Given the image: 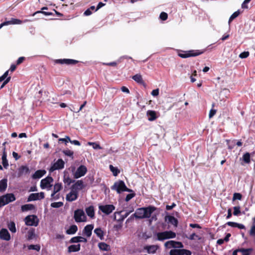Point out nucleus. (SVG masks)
I'll return each mask as SVG.
<instances>
[{
    "mask_svg": "<svg viewBox=\"0 0 255 255\" xmlns=\"http://www.w3.org/2000/svg\"><path fill=\"white\" fill-rule=\"evenodd\" d=\"M205 51V50H191L186 51L179 52L178 55L182 58H186L190 57H195L200 55Z\"/></svg>",
    "mask_w": 255,
    "mask_h": 255,
    "instance_id": "1",
    "label": "nucleus"
},
{
    "mask_svg": "<svg viewBox=\"0 0 255 255\" xmlns=\"http://www.w3.org/2000/svg\"><path fill=\"white\" fill-rule=\"evenodd\" d=\"M112 190H116L118 193H121L124 191L131 192L132 190L128 188L125 182L123 180H119L115 182L114 184L111 187Z\"/></svg>",
    "mask_w": 255,
    "mask_h": 255,
    "instance_id": "2",
    "label": "nucleus"
},
{
    "mask_svg": "<svg viewBox=\"0 0 255 255\" xmlns=\"http://www.w3.org/2000/svg\"><path fill=\"white\" fill-rule=\"evenodd\" d=\"M74 218L77 222H86L87 217L82 209H77L74 211Z\"/></svg>",
    "mask_w": 255,
    "mask_h": 255,
    "instance_id": "3",
    "label": "nucleus"
},
{
    "mask_svg": "<svg viewBox=\"0 0 255 255\" xmlns=\"http://www.w3.org/2000/svg\"><path fill=\"white\" fill-rule=\"evenodd\" d=\"M25 222L28 226H37L38 224V220L36 215H29L25 217Z\"/></svg>",
    "mask_w": 255,
    "mask_h": 255,
    "instance_id": "4",
    "label": "nucleus"
},
{
    "mask_svg": "<svg viewBox=\"0 0 255 255\" xmlns=\"http://www.w3.org/2000/svg\"><path fill=\"white\" fill-rule=\"evenodd\" d=\"M99 210L106 215H110L115 209V207L112 204L99 205Z\"/></svg>",
    "mask_w": 255,
    "mask_h": 255,
    "instance_id": "5",
    "label": "nucleus"
},
{
    "mask_svg": "<svg viewBox=\"0 0 255 255\" xmlns=\"http://www.w3.org/2000/svg\"><path fill=\"white\" fill-rule=\"evenodd\" d=\"M190 251L184 249H172L169 252V255H191Z\"/></svg>",
    "mask_w": 255,
    "mask_h": 255,
    "instance_id": "6",
    "label": "nucleus"
},
{
    "mask_svg": "<svg viewBox=\"0 0 255 255\" xmlns=\"http://www.w3.org/2000/svg\"><path fill=\"white\" fill-rule=\"evenodd\" d=\"M87 172V167L85 165H81L77 168L74 174V177L76 179L80 178L84 176Z\"/></svg>",
    "mask_w": 255,
    "mask_h": 255,
    "instance_id": "7",
    "label": "nucleus"
},
{
    "mask_svg": "<svg viewBox=\"0 0 255 255\" xmlns=\"http://www.w3.org/2000/svg\"><path fill=\"white\" fill-rule=\"evenodd\" d=\"M143 209V217L144 219L149 218L151 217V214L154 212L156 209V207L153 206H149L147 207H142Z\"/></svg>",
    "mask_w": 255,
    "mask_h": 255,
    "instance_id": "8",
    "label": "nucleus"
},
{
    "mask_svg": "<svg viewBox=\"0 0 255 255\" xmlns=\"http://www.w3.org/2000/svg\"><path fill=\"white\" fill-rule=\"evenodd\" d=\"M54 62L56 64L66 65H75L79 63V61L71 59H56Z\"/></svg>",
    "mask_w": 255,
    "mask_h": 255,
    "instance_id": "9",
    "label": "nucleus"
},
{
    "mask_svg": "<svg viewBox=\"0 0 255 255\" xmlns=\"http://www.w3.org/2000/svg\"><path fill=\"white\" fill-rule=\"evenodd\" d=\"M53 181V179L51 176H47L44 179L41 180L40 182V187L43 189L48 187H51L50 184Z\"/></svg>",
    "mask_w": 255,
    "mask_h": 255,
    "instance_id": "10",
    "label": "nucleus"
},
{
    "mask_svg": "<svg viewBox=\"0 0 255 255\" xmlns=\"http://www.w3.org/2000/svg\"><path fill=\"white\" fill-rule=\"evenodd\" d=\"M65 163L62 159H59L50 167L49 171L53 172L56 170L63 169L64 167Z\"/></svg>",
    "mask_w": 255,
    "mask_h": 255,
    "instance_id": "11",
    "label": "nucleus"
},
{
    "mask_svg": "<svg viewBox=\"0 0 255 255\" xmlns=\"http://www.w3.org/2000/svg\"><path fill=\"white\" fill-rule=\"evenodd\" d=\"M44 198V193L41 192L37 193H31L28 197L27 201H35Z\"/></svg>",
    "mask_w": 255,
    "mask_h": 255,
    "instance_id": "12",
    "label": "nucleus"
},
{
    "mask_svg": "<svg viewBox=\"0 0 255 255\" xmlns=\"http://www.w3.org/2000/svg\"><path fill=\"white\" fill-rule=\"evenodd\" d=\"M78 197V192L77 191L71 189L70 193L67 194L66 199L67 201L72 202L76 200Z\"/></svg>",
    "mask_w": 255,
    "mask_h": 255,
    "instance_id": "13",
    "label": "nucleus"
},
{
    "mask_svg": "<svg viewBox=\"0 0 255 255\" xmlns=\"http://www.w3.org/2000/svg\"><path fill=\"white\" fill-rule=\"evenodd\" d=\"M0 239L6 241L10 240V235L7 229L2 228L0 230Z\"/></svg>",
    "mask_w": 255,
    "mask_h": 255,
    "instance_id": "14",
    "label": "nucleus"
},
{
    "mask_svg": "<svg viewBox=\"0 0 255 255\" xmlns=\"http://www.w3.org/2000/svg\"><path fill=\"white\" fill-rule=\"evenodd\" d=\"M22 23V21L18 19L15 18H11L10 20L6 21L4 22H2L0 24V29L4 25H7L8 24H19Z\"/></svg>",
    "mask_w": 255,
    "mask_h": 255,
    "instance_id": "15",
    "label": "nucleus"
},
{
    "mask_svg": "<svg viewBox=\"0 0 255 255\" xmlns=\"http://www.w3.org/2000/svg\"><path fill=\"white\" fill-rule=\"evenodd\" d=\"M85 212L90 218L94 219L95 217L94 207L93 205L86 208Z\"/></svg>",
    "mask_w": 255,
    "mask_h": 255,
    "instance_id": "16",
    "label": "nucleus"
},
{
    "mask_svg": "<svg viewBox=\"0 0 255 255\" xmlns=\"http://www.w3.org/2000/svg\"><path fill=\"white\" fill-rule=\"evenodd\" d=\"M84 187L83 185V182L82 180H80L77 181L73 185L71 186V189L77 191L78 190H82Z\"/></svg>",
    "mask_w": 255,
    "mask_h": 255,
    "instance_id": "17",
    "label": "nucleus"
},
{
    "mask_svg": "<svg viewBox=\"0 0 255 255\" xmlns=\"http://www.w3.org/2000/svg\"><path fill=\"white\" fill-rule=\"evenodd\" d=\"M159 247L157 245H150L146 246L144 247V249L146 250L148 254H154L158 249Z\"/></svg>",
    "mask_w": 255,
    "mask_h": 255,
    "instance_id": "18",
    "label": "nucleus"
},
{
    "mask_svg": "<svg viewBox=\"0 0 255 255\" xmlns=\"http://www.w3.org/2000/svg\"><path fill=\"white\" fill-rule=\"evenodd\" d=\"M94 228V225L92 224L88 225L86 226L83 230V233L87 236V237H90L92 235V231Z\"/></svg>",
    "mask_w": 255,
    "mask_h": 255,
    "instance_id": "19",
    "label": "nucleus"
},
{
    "mask_svg": "<svg viewBox=\"0 0 255 255\" xmlns=\"http://www.w3.org/2000/svg\"><path fill=\"white\" fill-rule=\"evenodd\" d=\"M143 209L142 208H137L135 212L132 214V216H134V217L137 219H144V217H143Z\"/></svg>",
    "mask_w": 255,
    "mask_h": 255,
    "instance_id": "20",
    "label": "nucleus"
},
{
    "mask_svg": "<svg viewBox=\"0 0 255 255\" xmlns=\"http://www.w3.org/2000/svg\"><path fill=\"white\" fill-rule=\"evenodd\" d=\"M29 172L30 170L27 166L22 165L18 168V176L20 177L23 174H27Z\"/></svg>",
    "mask_w": 255,
    "mask_h": 255,
    "instance_id": "21",
    "label": "nucleus"
},
{
    "mask_svg": "<svg viewBox=\"0 0 255 255\" xmlns=\"http://www.w3.org/2000/svg\"><path fill=\"white\" fill-rule=\"evenodd\" d=\"M46 173V171L45 170H38L32 175V178L34 179L40 178L44 175Z\"/></svg>",
    "mask_w": 255,
    "mask_h": 255,
    "instance_id": "22",
    "label": "nucleus"
},
{
    "mask_svg": "<svg viewBox=\"0 0 255 255\" xmlns=\"http://www.w3.org/2000/svg\"><path fill=\"white\" fill-rule=\"evenodd\" d=\"M146 115L149 121H153L157 118L156 113L154 111L148 110L147 111Z\"/></svg>",
    "mask_w": 255,
    "mask_h": 255,
    "instance_id": "23",
    "label": "nucleus"
},
{
    "mask_svg": "<svg viewBox=\"0 0 255 255\" xmlns=\"http://www.w3.org/2000/svg\"><path fill=\"white\" fill-rule=\"evenodd\" d=\"M6 152L5 151V147H4L3 148V154L2 155V164L4 168L7 169L8 166V162L6 159Z\"/></svg>",
    "mask_w": 255,
    "mask_h": 255,
    "instance_id": "24",
    "label": "nucleus"
},
{
    "mask_svg": "<svg viewBox=\"0 0 255 255\" xmlns=\"http://www.w3.org/2000/svg\"><path fill=\"white\" fill-rule=\"evenodd\" d=\"M165 220L167 221L169 223L174 225L175 227L177 226L178 220L174 216H166L165 217Z\"/></svg>",
    "mask_w": 255,
    "mask_h": 255,
    "instance_id": "25",
    "label": "nucleus"
},
{
    "mask_svg": "<svg viewBox=\"0 0 255 255\" xmlns=\"http://www.w3.org/2000/svg\"><path fill=\"white\" fill-rule=\"evenodd\" d=\"M4 197L6 204H8L10 202L15 201L16 199L13 193L6 194L5 195H4Z\"/></svg>",
    "mask_w": 255,
    "mask_h": 255,
    "instance_id": "26",
    "label": "nucleus"
},
{
    "mask_svg": "<svg viewBox=\"0 0 255 255\" xmlns=\"http://www.w3.org/2000/svg\"><path fill=\"white\" fill-rule=\"evenodd\" d=\"M132 79L137 83L145 86V84L142 79V76L140 74H136L133 76L132 77Z\"/></svg>",
    "mask_w": 255,
    "mask_h": 255,
    "instance_id": "27",
    "label": "nucleus"
},
{
    "mask_svg": "<svg viewBox=\"0 0 255 255\" xmlns=\"http://www.w3.org/2000/svg\"><path fill=\"white\" fill-rule=\"evenodd\" d=\"M7 180L6 178L2 179L0 181V192H3L5 191L7 186Z\"/></svg>",
    "mask_w": 255,
    "mask_h": 255,
    "instance_id": "28",
    "label": "nucleus"
},
{
    "mask_svg": "<svg viewBox=\"0 0 255 255\" xmlns=\"http://www.w3.org/2000/svg\"><path fill=\"white\" fill-rule=\"evenodd\" d=\"M80 244L72 245L69 246L68 248V251L69 253L78 252L80 250Z\"/></svg>",
    "mask_w": 255,
    "mask_h": 255,
    "instance_id": "29",
    "label": "nucleus"
},
{
    "mask_svg": "<svg viewBox=\"0 0 255 255\" xmlns=\"http://www.w3.org/2000/svg\"><path fill=\"white\" fill-rule=\"evenodd\" d=\"M47 9H48V7L47 6H44L41 8V10H38V11L35 12L33 14V16L35 15L37 13H42L46 16H49V15H53V13L51 12H46V11H43L44 10H47Z\"/></svg>",
    "mask_w": 255,
    "mask_h": 255,
    "instance_id": "30",
    "label": "nucleus"
},
{
    "mask_svg": "<svg viewBox=\"0 0 255 255\" xmlns=\"http://www.w3.org/2000/svg\"><path fill=\"white\" fill-rule=\"evenodd\" d=\"M156 235L157 240L158 241H163L168 239L166 231L158 233Z\"/></svg>",
    "mask_w": 255,
    "mask_h": 255,
    "instance_id": "31",
    "label": "nucleus"
},
{
    "mask_svg": "<svg viewBox=\"0 0 255 255\" xmlns=\"http://www.w3.org/2000/svg\"><path fill=\"white\" fill-rule=\"evenodd\" d=\"M98 247L102 251H108L110 249V246L104 242L99 243L98 244Z\"/></svg>",
    "mask_w": 255,
    "mask_h": 255,
    "instance_id": "32",
    "label": "nucleus"
},
{
    "mask_svg": "<svg viewBox=\"0 0 255 255\" xmlns=\"http://www.w3.org/2000/svg\"><path fill=\"white\" fill-rule=\"evenodd\" d=\"M77 230V226L75 225H73L66 231V233L68 235L74 234Z\"/></svg>",
    "mask_w": 255,
    "mask_h": 255,
    "instance_id": "33",
    "label": "nucleus"
},
{
    "mask_svg": "<svg viewBox=\"0 0 255 255\" xmlns=\"http://www.w3.org/2000/svg\"><path fill=\"white\" fill-rule=\"evenodd\" d=\"M62 188L61 183H56L54 186L53 192L51 194V197H53V196L61 190Z\"/></svg>",
    "mask_w": 255,
    "mask_h": 255,
    "instance_id": "34",
    "label": "nucleus"
},
{
    "mask_svg": "<svg viewBox=\"0 0 255 255\" xmlns=\"http://www.w3.org/2000/svg\"><path fill=\"white\" fill-rule=\"evenodd\" d=\"M94 233L99 238H100L101 240H103L104 233V232L102 230L101 228H98L95 229L94 230Z\"/></svg>",
    "mask_w": 255,
    "mask_h": 255,
    "instance_id": "35",
    "label": "nucleus"
},
{
    "mask_svg": "<svg viewBox=\"0 0 255 255\" xmlns=\"http://www.w3.org/2000/svg\"><path fill=\"white\" fill-rule=\"evenodd\" d=\"M35 209L34 205L32 204H25L21 206V210L23 212L27 211L28 210H32Z\"/></svg>",
    "mask_w": 255,
    "mask_h": 255,
    "instance_id": "36",
    "label": "nucleus"
},
{
    "mask_svg": "<svg viewBox=\"0 0 255 255\" xmlns=\"http://www.w3.org/2000/svg\"><path fill=\"white\" fill-rule=\"evenodd\" d=\"M243 160L246 164H249L251 162V154L249 152H246L243 154Z\"/></svg>",
    "mask_w": 255,
    "mask_h": 255,
    "instance_id": "37",
    "label": "nucleus"
},
{
    "mask_svg": "<svg viewBox=\"0 0 255 255\" xmlns=\"http://www.w3.org/2000/svg\"><path fill=\"white\" fill-rule=\"evenodd\" d=\"M27 239L28 240H31L33 239L35 236V229H32L28 231L27 233Z\"/></svg>",
    "mask_w": 255,
    "mask_h": 255,
    "instance_id": "38",
    "label": "nucleus"
},
{
    "mask_svg": "<svg viewBox=\"0 0 255 255\" xmlns=\"http://www.w3.org/2000/svg\"><path fill=\"white\" fill-rule=\"evenodd\" d=\"M8 228L12 233H15L16 232L15 224L14 222H10L8 224Z\"/></svg>",
    "mask_w": 255,
    "mask_h": 255,
    "instance_id": "39",
    "label": "nucleus"
},
{
    "mask_svg": "<svg viewBox=\"0 0 255 255\" xmlns=\"http://www.w3.org/2000/svg\"><path fill=\"white\" fill-rule=\"evenodd\" d=\"M109 167L114 176H116L120 173V171L117 167L113 166L112 165H110Z\"/></svg>",
    "mask_w": 255,
    "mask_h": 255,
    "instance_id": "40",
    "label": "nucleus"
},
{
    "mask_svg": "<svg viewBox=\"0 0 255 255\" xmlns=\"http://www.w3.org/2000/svg\"><path fill=\"white\" fill-rule=\"evenodd\" d=\"M240 14V11L239 10L234 12L230 16L229 19V23L230 24L231 21H232L235 18L237 17L239 14Z\"/></svg>",
    "mask_w": 255,
    "mask_h": 255,
    "instance_id": "41",
    "label": "nucleus"
},
{
    "mask_svg": "<svg viewBox=\"0 0 255 255\" xmlns=\"http://www.w3.org/2000/svg\"><path fill=\"white\" fill-rule=\"evenodd\" d=\"M28 250H34L39 252L40 250V246L39 245H30L28 246Z\"/></svg>",
    "mask_w": 255,
    "mask_h": 255,
    "instance_id": "42",
    "label": "nucleus"
},
{
    "mask_svg": "<svg viewBox=\"0 0 255 255\" xmlns=\"http://www.w3.org/2000/svg\"><path fill=\"white\" fill-rule=\"evenodd\" d=\"M174 241L172 240L167 241L164 244V246L167 248H174Z\"/></svg>",
    "mask_w": 255,
    "mask_h": 255,
    "instance_id": "43",
    "label": "nucleus"
},
{
    "mask_svg": "<svg viewBox=\"0 0 255 255\" xmlns=\"http://www.w3.org/2000/svg\"><path fill=\"white\" fill-rule=\"evenodd\" d=\"M62 152L64 154V155L69 157H72V158H73L74 152L73 151H71L69 149H67L64 150Z\"/></svg>",
    "mask_w": 255,
    "mask_h": 255,
    "instance_id": "44",
    "label": "nucleus"
},
{
    "mask_svg": "<svg viewBox=\"0 0 255 255\" xmlns=\"http://www.w3.org/2000/svg\"><path fill=\"white\" fill-rule=\"evenodd\" d=\"M63 205V203L62 202H53L51 204V206L52 208H58L62 207Z\"/></svg>",
    "mask_w": 255,
    "mask_h": 255,
    "instance_id": "45",
    "label": "nucleus"
},
{
    "mask_svg": "<svg viewBox=\"0 0 255 255\" xmlns=\"http://www.w3.org/2000/svg\"><path fill=\"white\" fill-rule=\"evenodd\" d=\"M88 144L89 145H92L94 149H102V147L100 145V144L93 142H88Z\"/></svg>",
    "mask_w": 255,
    "mask_h": 255,
    "instance_id": "46",
    "label": "nucleus"
},
{
    "mask_svg": "<svg viewBox=\"0 0 255 255\" xmlns=\"http://www.w3.org/2000/svg\"><path fill=\"white\" fill-rule=\"evenodd\" d=\"M63 181L65 183H66L68 185H69L72 183H74L75 180H72L70 177H64Z\"/></svg>",
    "mask_w": 255,
    "mask_h": 255,
    "instance_id": "47",
    "label": "nucleus"
},
{
    "mask_svg": "<svg viewBox=\"0 0 255 255\" xmlns=\"http://www.w3.org/2000/svg\"><path fill=\"white\" fill-rule=\"evenodd\" d=\"M241 213L240 207L235 206L234 207L233 215L235 216H238Z\"/></svg>",
    "mask_w": 255,
    "mask_h": 255,
    "instance_id": "48",
    "label": "nucleus"
},
{
    "mask_svg": "<svg viewBox=\"0 0 255 255\" xmlns=\"http://www.w3.org/2000/svg\"><path fill=\"white\" fill-rule=\"evenodd\" d=\"M167 236L168 239H173L176 237V234L172 231H166Z\"/></svg>",
    "mask_w": 255,
    "mask_h": 255,
    "instance_id": "49",
    "label": "nucleus"
},
{
    "mask_svg": "<svg viewBox=\"0 0 255 255\" xmlns=\"http://www.w3.org/2000/svg\"><path fill=\"white\" fill-rule=\"evenodd\" d=\"M184 247L183 244L180 242L174 241V248L177 249H182Z\"/></svg>",
    "mask_w": 255,
    "mask_h": 255,
    "instance_id": "50",
    "label": "nucleus"
},
{
    "mask_svg": "<svg viewBox=\"0 0 255 255\" xmlns=\"http://www.w3.org/2000/svg\"><path fill=\"white\" fill-rule=\"evenodd\" d=\"M250 55V53L249 51H244L243 52H242L239 55V57L244 59L247 58Z\"/></svg>",
    "mask_w": 255,
    "mask_h": 255,
    "instance_id": "51",
    "label": "nucleus"
},
{
    "mask_svg": "<svg viewBox=\"0 0 255 255\" xmlns=\"http://www.w3.org/2000/svg\"><path fill=\"white\" fill-rule=\"evenodd\" d=\"M80 236H77L72 238L69 242L70 243H77L80 242Z\"/></svg>",
    "mask_w": 255,
    "mask_h": 255,
    "instance_id": "52",
    "label": "nucleus"
},
{
    "mask_svg": "<svg viewBox=\"0 0 255 255\" xmlns=\"http://www.w3.org/2000/svg\"><path fill=\"white\" fill-rule=\"evenodd\" d=\"M159 18L162 20H164V21L166 20L167 19V18H168V14H167V13H166L165 12H162L160 14Z\"/></svg>",
    "mask_w": 255,
    "mask_h": 255,
    "instance_id": "53",
    "label": "nucleus"
},
{
    "mask_svg": "<svg viewBox=\"0 0 255 255\" xmlns=\"http://www.w3.org/2000/svg\"><path fill=\"white\" fill-rule=\"evenodd\" d=\"M244 250H246L247 252H243V251L242 252H239V255H249L250 252L252 251V249H244Z\"/></svg>",
    "mask_w": 255,
    "mask_h": 255,
    "instance_id": "54",
    "label": "nucleus"
},
{
    "mask_svg": "<svg viewBox=\"0 0 255 255\" xmlns=\"http://www.w3.org/2000/svg\"><path fill=\"white\" fill-rule=\"evenodd\" d=\"M188 239L190 240H194L196 239L199 240L200 239V238L195 233H193L191 235H190L189 237H188Z\"/></svg>",
    "mask_w": 255,
    "mask_h": 255,
    "instance_id": "55",
    "label": "nucleus"
},
{
    "mask_svg": "<svg viewBox=\"0 0 255 255\" xmlns=\"http://www.w3.org/2000/svg\"><path fill=\"white\" fill-rule=\"evenodd\" d=\"M242 195H241V194L239 193H235L233 195V200L234 201L235 200H237V199L240 200L242 199Z\"/></svg>",
    "mask_w": 255,
    "mask_h": 255,
    "instance_id": "56",
    "label": "nucleus"
},
{
    "mask_svg": "<svg viewBox=\"0 0 255 255\" xmlns=\"http://www.w3.org/2000/svg\"><path fill=\"white\" fill-rule=\"evenodd\" d=\"M6 205L4 195L0 197V208Z\"/></svg>",
    "mask_w": 255,
    "mask_h": 255,
    "instance_id": "57",
    "label": "nucleus"
},
{
    "mask_svg": "<svg viewBox=\"0 0 255 255\" xmlns=\"http://www.w3.org/2000/svg\"><path fill=\"white\" fill-rule=\"evenodd\" d=\"M135 196V193H130V194H128L127 195L126 198H125V201L126 202H128L131 199H132L133 197H134V196Z\"/></svg>",
    "mask_w": 255,
    "mask_h": 255,
    "instance_id": "58",
    "label": "nucleus"
},
{
    "mask_svg": "<svg viewBox=\"0 0 255 255\" xmlns=\"http://www.w3.org/2000/svg\"><path fill=\"white\" fill-rule=\"evenodd\" d=\"M59 141L64 142L66 144L67 142H70V137L68 136H66L65 138H59Z\"/></svg>",
    "mask_w": 255,
    "mask_h": 255,
    "instance_id": "59",
    "label": "nucleus"
},
{
    "mask_svg": "<svg viewBox=\"0 0 255 255\" xmlns=\"http://www.w3.org/2000/svg\"><path fill=\"white\" fill-rule=\"evenodd\" d=\"M132 212V211L126 213V214L125 215H123L121 217V218L120 219H119L118 221L120 222H122L124 221V220L125 218H126L129 215V214L130 213V212Z\"/></svg>",
    "mask_w": 255,
    "mask_h": 255,
    "instance_id": "60",
    "label": "nucleus"
},
{
    "mask_svg": "<svg viewBox=\"0 0 255 255\" xmlns=\"http://www.w3.org/2000/svg\"><path fill=\"white\" fill-rule=\"evenodd\" d=\"M251 0H245L244 1L242 4V8H248V6L247 3H249Z\"/></svg>",
    "mask_w": 255,
    "mask_h": 255,
    "instance_id": "61",
    "label": "nucleus"
},
{
    "mask_svg": "<svg viewBox=\"0 0 255 255\" xmlns=\"http://www.w3.org/2000/svg\"><path fill=\"white\" fill-rule=\"evenodd\" d=\"M10 79H11L10 77H8L7 78H6V79L4 81V82L2 84V85H1V86L0 87V89H1L2 88H3L4 87V86L9 82Z\"/></svg>",
    "mask_w": 255,
    "mask_h": 255,
    "instance_id": "62",
    "label": "nucleus"
},
{
    "mask_svg": "<svg viewBox=\"0 0 255 255\" xmlns=\"http://www.w3.org/2000/svg\"><path fill=\"white\" fill-rule=\"evenodd\" d=\"M217 111L215 109H211L210 111L209 114V118L210 119L212 118L216 113Z\"/></svg>",
    "mask_w": 255,
    "mask_h": 255,
    "instance_id": "63",
    "label": "nucleus"
},
{
    "mask_svg": "<svg viewBox=\"0 0 255 255\" xmlns=\"http://www.w3.org/2000/svg\"><path fill=\"white\" fill-rule=\"evenodd\" d=\"M250 234L252 236H255V225L251 228Z\"/></svg>",
    "mask_w": 255,
    "mask_h": 255,
    "instance_id": "64",
    "label": "nucleus"
}]
</instances>
